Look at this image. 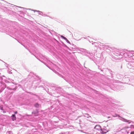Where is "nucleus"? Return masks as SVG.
Instances as JSON below:
<instances>
[{"label": "nucleus", "mask_w": 134, "mask_h": 134, "mask_svg": "<svg viewBox=\"0 0 134 134\" xmlns=\"http://www.w3.org/2000/svg\"><path fill=\"white\" fill-rule=\"evenodd\" d=\"M116 56L117 57V58H118V57H119V56H118V57H117V56ZM116 58H117V59H118V60H119V59H118V58H117V57H116Z\"/></svg>", "instance_id": "obj_31"}, {"label": "nucleus", "mask_w": 134, "mask_h": 134, "mask_svg": "<svg viewBox=\"0 0 134 134\" xmlns=\"http://www.w3.org/2000/svg\"><path fill=\"white\" fill-rule=\"evenodd\" d=\"M61 37L62 38H63L65 40L66 39V38L65 37H64V36H61Z\"/></svg>", "instance_id": "obj_24"}, {"label": "nucleus", "mask_w": 134, "mask_h": 134, "mask_svg": "<svg viewBox=\"0 0 134 134\" xmlns=\"http://www.w3.org/2000/svg\"><path fill=\"white\" fill-rule=\"evenodd\" d=\"M94 129L97 130H101V128L100 126L99 125H96L94 127Z\"/></svg>", "instance_id": "obj_15"}, {"label": "nucleus", "mask_w": 134, "mask_h": 134, "mask_svg": "<svg viewBox=\"0 0 134 134\" xmlns=\"http://www.w3.org/2000/svg\"><path fill=\"white\" fill-rule=\"evenodd\" d=\"M85 116L88 118H89V117H90V116H89V115H88L87 114H85Z\"/></svg>", "instance_id": "obj_23"}, {"label": "nucleus", "mask_w": 134, "mask_h": 134, "mask_svg": "<svg viewBox=\"0 0 134 134\" xmlns=\"http://www.w3.org/2000/svg\"><path fill=\"white\" fill-rule=\"evenodd\" d=\"M38 110L37 109L35 111L32 112V114L34 115V116H36L38 115Z\"/></svg>", "instance_id": "obj_12"}, {"label": "nucleus", "mask_w": 134, "mask_h": 134, "mask_svg": "<svg viewBox=\"0 0 134 134\" xmlns=\"http://www.w3.org/2000/svg\"><path fill=\"white\" fill-rule=\"evenodd\" d=\"M42 59H43L44 60L46 61V62H47L49 64H50L51 65H53V66L54 67L55 66V68H56L57 69H58L59 68L57 66L55 65L54 64H53L52 63V62H51L49 60H48L45 57H44L43 56L42 57Z\"/></svg>", "instance_id": "obj_6"}, {"label": "nucleus", "mask_w": 134, "mask_h": 134, "mask_svg": "<svg viewBox=\"0 0 134 134\" xmlns=\"http://www.w3.org/2000/svg\"><path fill=\"white\" fill-rule=\"evenodd\" d=\"M3 78L1 76H0V83H2L3 81Z\"/></svg>", "instance_id": "obj_19"}, {"label": "nucleus", "mask_w": 134, "mask_h": 134, "mask_svg": "<svg viewBox=\"0 0 134 134\" xmlns=\"http://www.w3.org/2000/svg\"><path fill=\"white\" fill-rule=\"evenodd\" d=\"M124 133L134 134V125H131L129 127H125L122 130Z\"/></svg>", "instance_id": "obj_3"}, {"label": "nucleus", "mask_w": 134, "mask_h": 134, "mask_svg": "<svg viewBox=\"0 0 134 134\" xmlns=\"http://www.w3.org/2000/svg\"><path fill=\"white\" fill-rule=\"evenodd\" d=\"M6 134H13L12 131H8L7 132Z\"/></svg>", "instance_id": "obj_21"}, {"label": "nucleus", "mask_w": 134, "mask_h": 134, "mask_svg": "<svg viewBox=\"0 0 134 134\" xmlns=\"http://www.w3.org/2000/svg\"><path fill=\"white\" fill-rule=\"evenodd\" d=\"M34 12H37L39 13V14L40 15H42V14H43V12H42L40 11L39 10H34Z\"/></svg>", "instance_id": "obj_18"}, {"label": "nucleus", "mask_w": 134, "mask_h": 134, "mask_svg": "<svg viewBox=\"0 0 134 134\" xmlns=\"http://www.w3.org/2000/svg\"><path fill=\"white\" fill-rule=\"evenodd\" d=\"M99 44H100L99 48L100 49L102 48L106 49L108 48V46L103 43H99Z\"/></svg>", "instance_id": "obj_8"}, {"label": "nucleus", "mask_w": 134, "mask_h": 134, "mask_svg": "<svg viewBox=\"0 0 134 134\" xmlns=\"http://www.w3.org/2000/svg\"><path fill=\"white\" fill-rule=\"evenodd\" d=\"M17 113V111H16V112H15V114H16V113Z\"/></svg>", "instance_id": "obj_32"}, {"label": "nucleus", "mask_w": 134, "mask_h": 134, "mask_svg": "<svg viewBox=\"0 0 134 134\" xmlns=\"http://www.w3.org/2000/svg\"><path fill=\"white\" fill-rule=\"evenodd\" d=\"M87 55L88 57H90V59H91V58H92L93 57V54L90 53L89 52H87Z\"/></svg>", "instance_id": "obj_13"}, {"label": "nucleus", "mask_w": 134, "mask_h": 134, "mask_svg": "<svg viewBox=\"0 0 134 134\" xmlns=\"http://www.w3.org/2000/svg\"><path fill=\"white\" fill-rule=\"evenodd\" d=\"M12 120L13 121H14L16 120V118L15 114H13L12 115Z\"/></svg>", "instance_id": "obj_17"}, {"label": "nucleus", "mask_w": 134, "mask_h": 134, "mask_svg": "<svg viewBox=\"0 0 134 134\" xmlns=\"http://www.w3.org/2000/svg\"><path fill=\"white\" fill-rule=\"evenodd\" d=\"M32 134H38V133L37 131H35Z\"/></svg>", "instance_id": "obj_25"}, {"label": "nucleus", "mask_w": 134, "mask_h": 134, "mask_svg": "<svg viewBox=\"0 0 134 134\" xmlns=\"http://www.w3.org/2000/svg\"><path fill=\"white\" fill-rule=\"evenodd\" d=\"M16 84H14V85H13V87H12L11 88H10L9 87H7V88L9 90H15L16 88V86L15 85Z\"/></svg>", "instance_id": "obj_14"}, {"label": "nucleus", "mask_w": 134, "mask_h": 134, "mask_svg": "<svg viewBox=\"0 0 134 134\" xmlns=\"http://www.w3.org/2000/svg\"><path fill=\"white\" fill-rule=\"evenodd\" d=\"M99 43H100V42H94L92 43L93 45H94L95 47H98L99 48H100V44Z\"/></svg>", "instance_id": "obj_11"}, {"label": "nucleus", "mask_w": 134, "mask_h": 134, "mask_svg": "<svg viewBox=\"0 0 134 134\" xmlns=\"http://www.w3.org/2000/svg\"><path fill=\"white\" fill-rule=\"evenodd\" d=\"M1 85V90H3L4 88L6 87V86L5 83L3 81L2 83H0Z\"/></svg>", "instance_id": "obj_10"}, {"label": "nucleus", "mask_w": 134, "mask_h": 134, "mask_svg": "<svg viewBox=\"0 0 134 134\" xmlns=\"http://www.w3.org/2000/svg\"><path fill=\"white\" fill-rule=\"evenodd\" d=\"M61 90V88H57V89H56V91L57 92H58V93H60V92L59 91V92H58L57 91L58 90Z\"/></svg>", "instance_id": "obj_22"}, {"label": "nucleus", "mask_w": 134, "mask_h": 134, "mask_svg": "<svg viewBox=\"0 0 134 134\" xmlns=\"http://www.w3.org/2000/svg\"><path fill=\"white\" fill-rule=\"evenodd\" d=\"M128 57L131 58L132 59H134V54L132 53V52L131 51H129L128 54Z\"/></svg>", "instance_id": "obj_7"}, {"label": "nucleus", "mask_w": 134, "mask_h": 134, "mask_svg": "<svg viewBox=\"0 0 134 134\" xmlns=\"http://www.w3.org/2000/svg\"><path fill=\"white\" fill-rule=\"evenodd\" d=\"M129 52V51L126 50H121L120 51L119 50L117 49L115 51L113 52V54L117 57L119 56V57L117 58L119 59H120L123 58H128V52Z\"/></svg>", "instance_id": "obj_1"}, {"label": "nucleus", "mask_w": 134, "mask_h": 134, "mask_svg": "<svg viewBox=\"0 0 134 134\" xmlns=\"http://www.w3.org/2000/svg\"><path fill=\"white\" fill-rule=\"evenodd\" d=\"M47 66L48 68H49V69H51L47 65L45 64Z\"/></svg>", "instance_id": "obj_30"}, {"label": "nucleus", "mask_w": 134, "mask_h": 134, "mask_svg": "<svg viewBox=\"0 0 134 134\" xmlns=\"http://www.w3.org/2000/svg\"><path fill=\"white\" fill-rule=\"evenodd\" d=\"M32 76L31 79L34 80L32 84L34 85V86L37 87L39 83L41 82V78L38 76H36L35 74L32 73H30L28 76V77L30 78V77Z\"/></svg>", "instance_id": "obj_2"}, {"label": "nucleus", "mask_w": 134, "mask_h": 134, "mask_svg": "<svg viewBox=\"0 0 134 134\" xmlns=\"http://www.w3.org/2000/svg\"><path fill=\"white\" fill-rule=\"evenodd\" d=\"M52 70L53 71V72H55V73H56L58 75L60 76L61 77H62V78H63V76L62 75H61V74H59V73H57V72L55 70H54V69H52Z\"/></svg>", "instance_id": "obj_16"}, {"label": "nucleus", "mask_w": 134, "mask_h": 134, "mask_svg": "<svg viewBox=\"0 0 134 134\" xmlns=\"http://www.w3.org/2000/svg\"><path fill=\"white\" fill-rule=\"evenodd\" d=\"M106 127L102 129H101L100 130V132L102 133H106L108 132V131L106 130Z\"/></svg>", "instance_id": "obj_9"}, {"label": "nucleus", "mask_w": 134, "mask_h": 134, "mask_svg": "<svg viewBox=\"0 0 134 134\" xmlns=\"http://www.w3.org/2000/svg\"><path fill=\"white\" fill-rule=\"evenodd\" d=\"M2 77H4L3 81H5L6 83H10L11 82L13 84H16V83L14 82V80H13L9 78L7 80L5 79V77L4 76H3Z\"/></svg>", "instance_id": "obj_5"}, {"label": "nucleus", "mask_w": 134, "mask_h": 134, "mask_svg": "<svg viewBox=\"0 0 134 134\" xmlns=\"http://www.w3.org/2000/svg\"><path fill=\"white\" fill-rule=\"evenodd\" d=\"M68 43H70V42L67 40V39L66 38V39L65 40Z\"/></svg>", "instance_id": "obj_26"}, {"label": "nucleus", "mask_w": 134, "mask_h": 134, "mask_svg": "<svg viewBox=\"0 0 134 134\" xmlns=\"http://www.w3.org/2000/svg\"><path fill=\"white\" fill-rule=\"evenodd\" d=\"M34 106L36 108H38L40 106V105L37 103L35 104Z\"/></svg>", "instance_id": "obj_20"}, {"label": "nucleus", "mask_w": 134, "mask_h": 134, "mask_svg": "<svg viewBox=\"0 0 134 134\" xmlns=\"http://www.w3.org/2000/svg\"><path fill=\"white\" fill-rule=\"evenodd\" d=\"M1 109L2 110H3V107H2L1 106Z\"/></svg>", "instance_id": "obj_28"}, {"label": "nucleus", "mask_w": 134, "mask_h": 134, "mask_svg": "<svg viewBox=\"0 0 134 134\" xmlns=\"http://www.w3.org/2000/svg\"><path fill=\"white\" fill-rule=\"evenodd\" d=\"M42 15L43 16H46V15L44 14H43H43H42Z\"/></svg>", "instance_id": "obj_27"}, {"label": "nucleus", "mask_w": 134, "mask_h": 134, "mask_svg": "<svg viewBox=\"0 0 134 134\" xmlns=\"http://www.w3.org/2000/svg\"><path fill=\"white\" fill-rule=\"evenodd\" d=\"M130 65V64H128V65H127V67L129 68H130V67H129V65Z\"/></svg>", "instance_id": "obj_29"}, {"label": "nucleus", "mask_w": 134, "mask_h": 134, "mask_svg": "<svg viewBox=\"0 0 134 134\" xmlns=\"http://www.w3.org/2000/svg\"><path fill=\"white\" fill-rule=\"evenodd\" d=\"M113 116L114 117H117L118 118H120L119 119H120L121 120H122L125 122H127L128 123L130 124V123L131 122L133 123V122L131 121V120H128L125 119L124 118H121L120 116L118 115H117L116 114H115L113 115Z\"/></svg>", "instance_id": "obj_4"}]
</instances>
